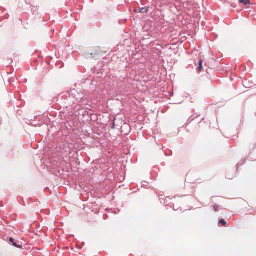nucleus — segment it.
<instances>
[{"mask_svg":"<svg viewBox=\"0 0 256 256\" xmlns=\"http://www.w3.org/2000/svg\"><path fill=\"white\" fill-rule=\"evenodd\" d=\"M109 50V48L104 46H98L92 48L91 55H102L108 52Z\"/></svg>","mask_w":256,"mask_h":256,"instance_id":"nucleus-1","label":"nucleus"},{"mask_svg":"<svg viewBox=\"0 0 256 256\" xmlns=\"http://www.w3.org/2000/svg\"><path fill=\"white\" fill-rule=\"evenodd\" d=\"M148 10V8L146 7L142 8L136 10L134 12L136 13L141 12V13H145Z\"/></svg>","mask_w":256,"mask_h":256,"instance_id":"nucleus-2","label":"nucleus"},{"mask_svg":"<svg viewBox=\"0 0 256 256\" xmlns=\"http://www.w3.org/2000/svg\"><path fill=\"white\" fill-rule=\"evenodd\" d=\"M9 242H10L12 244L13 246L18 248H20V246H18L16 244V243L14 242V240L12 238H10L9 240Z\"/></svg>","mask_w":256,"mask_h":256,"instance_id":"nucleus-3","label":"nucleus"},{"mask_svg":"<svg viewBox=\"0 0 256 256\" xmlns=\"http://www.w3.org/2000/svg\"><path fill=\"white\" fill-rule=\"evenodd\" d=\"M202 60H200L199 62V66H198L197 68V71L198 72H200L202 70Z\"/></svg>","mask_w":256,"mask_h":256,"instance_id":"nucleus-4","label":"nucleus"},{"mask_svg":"<svg viewBox=\"0 0 256 256\" xmlns=\"http://www.w3.org/2000/svg\"><path fill=\"white\" fill-rule=\"evenodd\" d=\"M240 3L244 4V5H246L250 3V0H240Z\"/></svg>","mask_w":256,"mask_h":256,"instance_id":"nucleus-5","label":"nucleus"},{"mask_svg":"<svg viewBox=\"0 0 256 256\" xmlns=\"http://www.w3.org/2000/svg\"><path fill=\"white\" fill-rule=\"evenodd\" d=\"M219 223H220V224H222V226H226V221L225 220H223V219H222V220H220L219 221Z\"/></svg>","mask_w":256,"mask_h":256,"instance_id":"nucleus-6","label":"nucleus"},{"mask_svg":"<svg viewBox=\"0 0 256 256\" xmlns=\"http://www.w3.org/2000/svg\"><path fill=\"white\" fill-rule=\"evenodd\" d=\"M219 206L218 205H215L214 206V210L215 212H218V210Z\"/></svg>","mask_w":256,"mask_h":256,"instance_id":"nucleus-7","label":"nucleus"}]
</instances>
